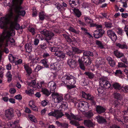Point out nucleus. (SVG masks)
<instances>
[{
  "label": "nucleus",
  "mask_w": 128,
  "mask_h": 128,
  "mask_svg": "<svg viewBox=\"0 0 128 128\" xmlns=\"http://www.w3.org/2000/svg\"><path fill=\"white\" fill-rule=\"evenodd\" d=\"M22 0H12V7L11 8L10 12L6 17H1L0 19V27L4 29V30L10 32L14 29L16 30L20 29V34L22 33L23 28L20 27L17 22L18 18L20 16H24L26 14L25 11L22 10V8L20 6Z\"/></svg>",
  "instance_id": "f257e3e1"
},
{
  "label": "nucleus",
  "mask_w": 128,
  "mask_h": 128,
  "mask_svg": "<svg viewBox=\"0 0 128 128\" xmlns=\"http://www.w3.org/2000/svg\"><path fill=\"white\" fill-rule=\"evenodd\" d=\"M3 33L0 36V46L2 47L4 43V40L6 39V42L10 41L12 43H14L15 40L13 38H11L10 36L12 35L13 33L12 31L9 32L6 30H4Z\"/></svg>",
  "instance_id": "f03ea898"
},
{
  "label": "nucleus",
  "mask_w": 128,
  "mask_h": 128,
  "mask_svg": "<svg viewBox=\"0 0 128 128\" xmlns=\"http://www.w3.org/2000/svg\"><path fill=\"white\" fill-rule=\"evenodd\" d=\"M62 80V82L65 84L68 83L70 84H74L76 82L75 78L71 75L63 77Z\"/></svg>",
  "instance_id": "7ed1b4c3"
},
{
  "label": "nucleus",
  "mask_w": 128,
  "mask_h": 128,
  "mask_svg": "<svg viewBox=\"0 0 128 128\" xmlns=\"http://www.w3.org/2000/svg\"><path fill=\"white\" fill-rule=\"evenodd\" d=\"M40 33L45 36L44 40L48 43H49V40H50L52 37L54 35V34L52 32L46 29H44L41 31Z\"/></svg>",
  "instance_id": "20e7f679"
},
{
  "label": "nucleus",
  "mask_w": 128,
  "mask_h": 128,
  "mask_svg": "<svg viewBox=\"0 0 128 128\" xmlns=\"http://www.w3.org/2000/svg\"><path fill=\"white\" fill-rule=\"evenodd\" d=\"M48 115L49 116H52L55 117L57 118H60L64 115L61 110H54V111H52L48 113Z\"/></svg>",
  "instance_id": "39448f33"
},
{
  "label": "nucleus",
  "mask_w": 128,
  "mask_h": 128,
  "mask_svg": "<svg viewBox=\"0 0 128 128\" xmlns=\"http://www.w3.org/2000/svg\"><path fill=\"white\" fill-rule=\"evenodd\" d=\"M83 97L90 100V102L92 105H94L96 103L94 100V97L89 94H86L84 92H82Z\"/></svg>",
  "instance_id": "423d86ee"
},
{
  "label": "nucleus",
  "mask_w": 128,
  "mask_h": 128,
  "mask_svg": "<svg viewBox=\"0 0 128 128\" xmlns=\"http://www.w3.org/2000/svg\"><path fill=\"white\" fill-rule=\"evenodd\" d=\"M52 96L54 98V100L56 102H60L63 99L62 96L59 95L58 93H55V92L52 93Z\"/></svg>",
  "instance_id": "0eeeda50"
},
{
  "label": "nucleus",
  "mask_w": 128,
  "mask_h": 128,
  "mask_svg": "<svg viewBox=\"0 0 128 128\" xmlns=\"http://www.w3.org/2000/svg\"><path fill=\"white\" fill-rule=\"evenodd\" d=\"M104 33V31L103 30L97 29L94 32V35L95 38H98L101 37Z\"/></svg>",
  "instance_id": "6e6552de"
},
{
  "label": "nucleus",
  "mask_w": 128,
  "mask_h": 128,
  "mask_svg": "<svg viewBox=\"0 0 128 128\" xmlns=\"http://www.w3.org/2000/svg\"><path fill=\"white\" fill-rule=\"evenodd\" d=\"M13 112V111L12 109L7 110L5 111V116L8 119L10 120L14 116Z\"/></svg>",
  "instance_id": "1a4fd4ad"
},
{
  "label": "nucleus",
  "mask_w": 128,
  "mask_h": 128,
  "mask_svg": "<svg viewBox=\"0 0 128 128\" xmlns=\"http://www.w3.org/2000/svg\"><path fill=\"white\" fill-rule=\"evenodd\" d=\"M67 63L69 66L73 69L75 68L77 66V64L76 61L72 59H68Z\"/></svg>",
  "instance_id": "9d476101"
},
{
  "label": "nucleus",
  "mask_w": 128,
  "mask_h": 128,
  "mask_svg": "<svg viewBox=\"0 0 128 128\" xmlns=\"http://www.w3.org/2000/svg\"><path fill=\"white\" fill-rule=\"evenodd\" d=\"M108 35L112 41H115L117 39V36L112 30H109L107 31Z\"/></svg>",
  "instance_id": "9b49d317"
},
{
  "label": "nucleus",
  "mask_w": 128,
  "mask_h": 128,
  "mask_svg": "<svg viewBox=\"0 0 128 128\" xmlns=\"http://www.w3.org/2000/svg\"><path fill=\"white\" fill-rule=\"evenodd\" d=\"M56 83L53 81L49 82L48 84V87L50 88V90H52V93L55 92L54 90L56 88Z\"/></svg>",
  "instance_id": "f8f14e48"
},
{
  "label": "nucleus",
  "mask_w": 128,
  "mask_h": 128,
  "mask_svg": "<svg viewBox=\"0 0 128 128\" xmlns=\"http://www.w3.org/2000/svg\"><path fill=\"white\" fill-rule=\"evenodd\" d=\"M81 59L86 66L89 65L91 63V60L89 57L86 58L84 56H82Z\"/></svg>",
  "instance_id": "ddd939ff"
},
{
  "label": "nucleus",
  "mask_w": 128,
  "mask_h": 128,
  "mask_svg": "<svg viewBox=\"0 0 128 128\" xmlns=\"http://www.w3.org/2000/svg\"><path fill=\"white\" fill-rule=\"evenodd\" d=\"M96 110L97 112L99 114L104 112L106 109L105 108L100 106H97L96 107Z\"/></svg>",
  "instance_id": "4468645a"
},
{
  "label": "nucleus",
  "mask_w": 128,
  "mask_h": 128,
  "mask_svg": "<svg viewBox=\"0 0 128 128\" xmlns=\"http://www.w3.org/2000/svg\"><path fill=\"white\" fill-rule=\"evenodd\" d=\"M98 122L100 124H105L107 122L106 120L102 116H98L96 117Z\"/></svg>",
  "instance_id": "2eb2a0df"
},
{
  "label": "nucleus",
  "mask_w": 128,
  "mask_h": 128,
  "mask_svg": "<svg viewBox=\"0 0 128 128\" xmlns=\"http://www.w3.org/2000/svg\"><path fill=\"white\" fill-rule=\"evenodd\" d=\"M84 124L85 126L89 127H93L94 126L93 123L89 120H84Z\"/></svg>",
  "instance_id": "dca6fc26"
},
{
  "label": "nucleus",
  "mask_w": 128,
  "mask_h": 128,
  "mask_svg": "<svg viewBox=\"0 0 128 128\" xmlns=\"http://www.w3.org/2000/svg\"><path fill=\"white\" fill-rule=\"evenodd\" d=\"M65 115L67 117V118L70 120H71V118L74 119L75 120H78L79 119V118L76 116L74 115L71 113L70 114V115L68 113H66L65 114Z\"/></svg>",
  "instance_id": "f3484780"
},
{
  "label": "nucleus",
  "mask_w": 128,
  "mask_h": 128,
  "mask_svg": "<svg viewBox=\"0 0 128 128\" xmlns=\"http://www.w3.org/2000/svg\"><path fill=\"white\" fill-rule=\"evenodd\" d=\"M79 0H70L69 3L70 6L72 8L79 3Z\"/></svg>",
  "instance_id": "a211bd4d"
},
{
  "label": "nucleus",
  "mask_w": 128,
  "mask_h": 128,
  "mask_svg": "<svg viewBox=\"0 0 128 128\" xmlns=\"http://www.w3.org/2000/svg\"><path fill=\"white\" fill-rule=\"evenodd\" d=\"M86 76L89 78L92 79L94 78L95 77V76L94 74L92 73L88 72H85L84 74Z\"/></svg>",
  "instance_id": "6ab92c4d"
},
{
  "label": "nucleus",
  "mask_w": 128,
  "mask_h": 128,
  "mask_svg": "<svg viewBox=\"0 0 128 128\" xmlns=\"http://www.w3.org/2000/svg\"><path fill=\"white\" fill-rule=\"evenodd\" d=\"M113 54L117 57L119 58L122 57L124 56V55L122 53H121L117 50L114 51Z\"/></svg>",
  "instance_id": "aec40b11"
},
{
  "label": "nucleus",
  "mask_w": 128,
  "mask_h": 128,
  "mask_svg": "<svg viewBox=\"0 0 128 128\" xmlns=\"http://www.w3.org/2000/svg\"><path fill=\"white\" fill-rule=\"evenodd\" d=\"M78 61L79 63L80 68L83 70H85V68L84 64V62L82 61V60L80 58L78 59Z\"/></svg>",
  "instance_id": "412c9836"
},
{
  "label": "nucleus",
  "mask_w": 128,
  "mask_h": 128,
  "mask_svg": "<svg viewBox=\"0 0 128 128\" xmlns=\"http://www.w3.org/2000/svg\"><path fill=\"white\" fill-rule=\"evenodd\" d=\"M42 92L44 94L47 96H48L50 94L52 93V90H50V91H49L46 88L42 89Z\"/></svg>",
  "instance_id": "4be33fe9"
},
{
  "label": "nucleus",
  "mask_w": 128,
  "mask_h": 128,
  "mask_svg": "<svg viewBox=\"0 0 128 128\" xmlns=\"http://www.w3.org/2000/svg\"><path fill=\"white\" fill-rule=\"evenodd\" d=\"M91 56H93L94 54L92 52L90 51H85L83 52V56H84L85 57Z\"/></svg>",
  "instance_id": "5701e85b"
},
{
  "label": "nucleus",
  "mask_w": 128,
  "mask_h": 128,
  "mask_svg": "<svg viewBox=\"0 0 128 128\" xmlns=\"http://www.w3.org/2000/svg\"><path fill=\"white\" fill-rule=\"evenodd\" d=\"M112 86L116 90H120L122 89V87L118 83H114L112 84Z\"/></svg>",
  "instance_id": "b1692460"
},
{
  "label": "nucleus",
  "mask_w": 128,
  "mask_h": 128,
  "mask_svg": "<svg viewBox=\"0 0 128 128\" xmlns=\"http://www.w3.org/2000/svg\"><path fill=\"white\" fill-rule=\"evenodd\" d=\"M24 68L26 71L28 76H29L32 73V70L27 65H24Z\"/></svg>",
  "instance_id": "393cba45"
},
{
  "label": "nucleus",
  "mask_w": 128,
  "mask_h": 128,
  "mask_svg": "<svg viewBox=\"0 0 128 128\" xmlns=\"http://www.w3.org/2000/svg\"><path fill=\"white\" fill-rule=\"evenodd\" d=\"M29 105L31 108L33 110L36 111H38V108L37 107L33 104V101H30Z\"/></svg>",
  "instance_id": "a878e982"
},
{
  "label": "nucleus",
  "mask_w": 128,
  "mask_h": 128,
  "mask_svg": "<svg viewBox=\"0 0 128 128\" xmlns=\"http://www.w3.org/2000/svg\"><path fill=\"white\" fill-rule=\"evenodd\" d=\"M114 97L117 100H121L122 98V96L119 93L117 92H115L114 94Z\"/></svg>",
  "instance_id": "bb28decb"
},
{
  "label": "nucleus",
  "mask_w": 128,
  "mask_h": 128,
  "mask_svg": "<svg viewBox=\"0 0 128 128\" xmlns=\"http://www.w3.org/2000/svg\"><path fill=\"white\" fill-rule=\"evenodd\" d=\"M116 45L118 47L122 49H127L128 48L126 45L123 44H121L119 43H116Z\"/></svg>",
  "instance_id": "cd10ccee"
},
{
  "label": "nucleus",
  "mask_w": 128,
  "mask_h": 128,
  "mask_svg": "<svg viewBox=\"0 0 128 128\" xmlns=\"http://www.w3.org/2000/svg\"><path fill=\"white\" fill-rule=\"evenodd\" d=\"M108 82L104 78H100V84L103 87Z\"/></svg>",
  "instance_id": "c85d7f7f"
},
{
  "label": "nucleus",
  "mask_w": 128,
  "mask_h": 128,
  "mask_svg": "<svg viewBox=\"0 0 128 128\" xmlns=\"http://www.w3.org/2000/svg\"><path fill=\"white\" fill-rule=\"evenodd\" d=\"M25 48L26 52H29L31 51L32 48L30 44H26L25 45Z\"/></svg>",
  "instance_id": "c756f323"
},
{
  "label": "nucleus",
  "mask_w": 128,
  "mask_h": 128,
  "mask_svg": "<svg viewBox=\"0 0 128 128\" xmlns=\"http://www.w3.org/2000/svg\"><path fill=\"white\" fill-rule=\"evenodd\" d=\"M85 115L87 118H90L93 116V114L92 112H88L85 113Z\"/></svg>",
  "instance_id": "7c9ffc66"
},
{
  "label": "nucleus",
  "mask_w": 128,
  "mask_h": 128,
  "mask_svg": "<svg viewBox=\"0 0 128 128\" xmlns=\"http://www.w3.org/2000/svg\"><path fill=\"white\" fill-rule=\"evenodd\" d=\"M28 118L31 121L35 123L37 122V120L35 117L34 116L30 114L28 116Z\"/></svg>",
  "instance_id": "2f4dec72"
},
{
  "label": "nucleus",
  "mask_w": 128,
  "mask_h": 128,
  "mask_svg": "<svg viewBox=\"0 0 128 128\" xmlns=\"http://www.w3.org/2000/svg\"><path fill=\"white\" fill-rule=\"evenodd\" d=\"M74 12L75 13V15L78 17H79L81 16V12L78 9L74 8Z\"/></svg>",
  "instance_id": "473e14b6"
},
{
  "label": "nucleus",
  "mask_w": 128,
  "mask_h": 128,
  "mask_svg": "<svg viewBox=\"0 0 128 128\" xmlns=\"http://www.w3.org/2000/svg\"><path fill=\"white\" fill-rule=\"evenodd\" d=\"M72 49L74 52L77 54L81 53L82 52V50H79L78 48L75 47H72Z\"/></svg>",
  "instance_id": "72a5a7b5"
},
{
  "label": "nucleus",
  "mask_w": 128,
  "mask_h": 128,
  "mask_svg": "<svg viewBox=\"0 0 128 128\" xmlns=\"http://www.w3.org/2000/svg\"><path fill=\"white\" fill-rule=\"evenodd\" d=\"M114 106L117 108H120L122 105L120 102L118 101V100H116L114 101Z\"/></svg>",
  "instance_id": "f704fd0d"
},
{
  "label": "nucleus",
  "mask_w": 128,
  "mask_h": 128,
  "mask_svg": "<svg viewBox=\"0 0 128 128\" xmlns=\"http://www.w3.org/2000/svg\"><path fill=\"white\" fill-rule=\"evenodd\" d=\"M7 77L8 78V81L10 82L12 80V76L11 74V72L8 71L6 74Z\"/></svg>",
  "instance_id": "c9c22d12"
},
{
  "label": "nucleus",
  "mask_w": 128,
  "mask_h": 128,
  "mask_svg": "<svg viewBox=\"0 0 128 128\" xmlns=\"http://www.w3.org/2000/svg\"><path fill=\"white\" fill-rule=\"evenodd\" d=\"M64 97L66 100H70L72 101L73 100V98L70 96V94H66L65 95Z\"/></svg>",
  "instance_id": "e433bc0d"
},
{
  "label": "nucleus",
  "mask_w": 128,
  "mask_h": 128,
  "mask_svg": "<svg viewBox=\"0 0 128 128\" xmlns=\"http://www.w3.org/2000/svg\"><path fill=\"white\" fill-rule=\"evenodd\" d=\"M84 19L86 23L88 24H90L91 26H94L92 25V23L93 22L92 20H91L88 18L87 17L85 18Z\"/></svg>",
  "instance_id": "4c0bfd02"
},
{
  "label": "nucleus",
  "mask_w": 128,
  "mask_h": 128,
  "mask_svg": "<svg viewBox=\"0 0 128 128\" xmlns=\"http://www.w3.org/2000/svg\"><path fill=\"white\" fill-rule=\"evenodd\" d=\"M44 12H39L38 14L40 19L41 20H44L45 18V16L44 15Z\"/></svg>",
  "instance_id": "58836bf2"
},
{
  "label": "nucleus",
  "mask_w": 128,
  "mask_h": 128,
  "mask_svg": "<svg viewBox=\"0 0 128 128\" xmlns=\"http://www.w3.org/2000/svg\"><path fill=\"white\" fill-rule=\"evenodd\" d=\"M70 123L76 126H78L80 125L78 122L75 120H71L70 121Z\"/></svg>",
  "instance_id": "ea45409f"
},
{
  "label": "nucleus",
  "mask_w": 128,
  "mask_h": 128,
  "mask_svg": "<svg viewBox=\"0 0 128 128\" xmlns=\"http://www.w3.org/2000/svg\"><path fill=\"white\" fill-rule=\"evenodd\" d=\"M96 64L98 65H100L102 63V59L100 58H98L96 62Z\"/></svg>",
  "instance_id": "a19ab883"
},
{
  "label": "nucleus",
  "mask_w": 128,
  "mask_h": 128,
  "mask_svg": "<svg viewBox=\"0 0 128 128\" xmlns=\"http://www.w3.org/2000/svg\"><path fill=\"white\" fill-rule=\"evenodd\" d=\"M42 62L45 67L47 68L48 67V65L47 64V61L46 59L43 60L42 61Z\"/></svg>",
  "instance_id": "79ce46f5"
},
{
  "label": "nucleus",
  "mask_w": 128,
  "mask_h": 128,
  "mask_svg": "<svg viewBox=\"0 0 128 128\" xmlns=\"http://www.w3.org/2000/svg\"><path fill=\"white\" fill-rule=\"evenodd\" d=\"M118 67H120L126 68L128 67L127 66L122 62H119L118 63Z\"/></svg>",
  "instance_id": "37998d69"
},
{
  "label": "nucleus",
  "mask_w": 128,
  "mask_h": 128,
  "mask_svg": "<svg viewBox=\"0 0 128 128\" xmlns=\"http://www.w3.org/2000/svg\"><path fill=\"white\" fill-rule=\"evenodd\" d=\"M96 44L101 48H104L103 46L101 41L98 40H96Z\"/></svg>",
  "instance_id": "c03bdc74"
},
{
  "label": "nucleus",
  "mask_w": 128,
  "mask_h": 128,
  "mask_svg": "<svg viewBox=\"0 0 128 128\" xmlns=\"http://www.w3.org/2000/svg\"><path fill=\"white\" fill-rule=\"evenodd\" d=\"M121 91H123L125 93L128 92V86H127L124 87H122Z\"/></svg>",
  "instance_id": "a18cd8bd"
},
{
  "label": "nucleus",
  "mask_w": 128,
  "mask_h": 128,
  "mask_svg": "<svg viewBox=\"0 0 128 128\" xmlns=\"http://www.w3.org/2000/svg\"><path fill=\"white\" fill-rule=\"evenodd\" d=\"M105 26L106 28H111L112 26V24L110 22H105Z\"/></svg>",
  "instance_id": "49530a36"
},
{
  "label": "nucleus",
  "mask_w": 128,
  "mask_h": 128,
  "mask_svg": "<svg viewBox=\"0 0 128 128\" xmlns=\"http://www.w3.org/2000/svg\"><path fill=\"white\" fill-rule=\"evenodd\" d=\"M88 82H87V80L85 78H84L82 79L81 83V84L82 86H86L88 85Z\"/></svg>",
  "instance_id": "de8ad7c7"
},
{
  "label": "nucleus",
  "mask_w": 128,
  "mask_h": 128,
  "mask_svg": "<svg viewBox=\"0 0 128 128\" xmlns=\"http://www.w3.org/2000/svg\"><path fill=\"white\" fill-rule=\"evenodd\" d=\"M68 30L72 32H74L76 34H78L79 32L78 31H76L71 26L69 27Z\"/></svg>",
  "instance_id": "09e8293b"
},
{
  "label": "nucleus",
  "mask_w": 128,
  "mask_h": 128,
  "mask_svg": "<svg viewBox=\"0 0 128 128\" xmlns=\"http://www.w3.org/2000/svg\"><path fill=\"white\" fill-rule=\"evenodd\" d=\"M48 102L47 100H45L42 101L41 104L42 106H44L47 105Z\"/></svg>",
  "instance_id": "8fccbe9b"
},
{
  "label": "nucleus",
  "mask_w": 128,
  "mask_h": 128,
  "mask_svg": "<svg viewBox=\"0 0 128 128\" xmlns=\"http://www.w3.org/2000/svg\"><path fill=\"white\" fill-rule=\"evenodd\" d=\"M39 47L42 49L44 50L47 48L46 44H40L39 46Z\"/></svg>",
  "instance_id": "3c124183"
},
{
  "label": "nucleus",
  "mask_w": 128,
  "mask_h": 128,
  "mask_svg": "<svg viewBox=\"0 0 128 128\" xmlns=\"http://www.w3.org/2000/svg\"><path fill=\"white\" fill-rule=\"evenodd\" d=\"M110 86V84L109 82L108 81V82H107L104 85L103 87L107 89L109 88Z\"/></svg>",
  "instance_id": "603ef678"
},
{
  "label": "nucleus",
  "mask_w": 128,
  "mask_h": 128,
  "mask_svg": "<svg viewBox=\"0 0 128 128\" xmlns=\"http://www.w3.org/2000/svg\"><path fill=\"white\" fill-rule=\"evenodd\" d=\"M58 49V48L54 47H50V50L53 52H55Z\"/></svg>",
  "instance_id": "864d4df0"
},
{
  "label": "nucleus",
  "mask_w": 128,
  "mask_h": 128,
  "mask_svg": "<svg viewBox=\"0 0 128 128\" xmlns=\"http://www.w3.org/2000/svg\"><path fill=\"white\" fill-rule=\"evenodd\" d=\"M109 63L111 66L113 67L115 66L116 65L115 62L113 60L110 61Z\"/></svg>",
  "instance_id": "5fc2aeb1"
},
{
  "label": "nucleus",
  "mask_w": 128,
  "mask_h": 128,
  "mask_svg": "<svg viewBox=\"0 0 128 128\" xmlns=\"http://www.w3.org/2000/svg\"><path fill=\"white\" fill-rule=\"evenodd\" d=\"M104 88L102 86H100L98 89V91L99 93L102 94L104 90L103 89Z\"/></svg>",
  "instance_id": "6e6d98bb"
},
{
  "label": "nucleus",
  "mask_w": 128,
  "mask_h": 128,
  "mask_svg": "<svg viewBox=\"0 0 128 128\" xmlns=\"http://www.w3.org/2000/svg\"><path fill=\"white\" fill-rule=\"evenodd\" d=\"M62 51H58L57 50L54 53V54L56 56L59 57L60 56V55H61Z\"/></svg>",
  "instance_id": "4d7b16f0"
},
{
  "label": "nucleus",
  "mask_w": 128,
  "mask_h": 128,
  "mask_svg": "<svg viewBox=\"0 0 128 128\" xmlns=\"http://www.w3.org/2000/svg\"><path fill=\"white\" fill-rule=\"evenodd\" d=\"M42 68L40 66L38 65L35 69V71L38 72Z\"/></svg>",
  "instance_id": "13d9d810"
},
{
  "label": "nucleus",
  "mask_w": 128,
  "mask_h": 128,
  "mask_svg": "<svg viewBox=\"0 0 128 128\" xmlns=\"http://www.w3.org/2000/svg\"><path fill=\"white\" fill-rule=\"evenodd\" d=\"M121 61L126 64H128V62L127 60L124 56L122 57V58L121 59Z\"/></svg>",
  "instance_id": "bf43d9fd"
},
{
  "label": "nucleus",
  "mask_w": 128,
  "mask_h": 128,
  "mask_svg": "<svg viewBox=\"0 0 128 128\" xmlns=\"http://www.w3.org/2000/svg\"><path fill=\"white\" fill-rule=\"evenodd\" d=\"M36 84V80H34L32 81V82L28 84V86H30L33 87V86H34Z\"/></svg>",
  "instance_id": "052dcab7"
},
{
  "label": "nucleus",
  "mask_w": 128,
  "mask_h": 128,
  "mask_svg": "<svg viewBox=\"0 0 128 128\" xmlns=\"http://www.w3.org/2000/svg\"><path fill=\"white\" fill-rule=\"evenodd\" d=\"M76 87V86L74 84H71V85H67V88L68 89L70 90L72 88H74Z\"/></svg>",
  "instance_id": "680f3d73"
},
{
  "label": "nucleus",
  "mask_w": 128,
  "mask_h": 128,
  "mask_svg": "<svg viewBox=\"0 0 128 128\" xmlns=\"http://www.w3.org/2000/svg\"><path fill=\"white\" fill-rule=\"evenodd\" d=\"M56 8L58 10L60 9L62 7L61 5L59 3H56V4H55Z\"/></svg>",
  "instance_id": "e2e57ef3"
},
{
  "label": "nucleus",
  "mask_w": 128,
  "mask_h": 128,
  "mask_svg": "<svg viewBox=\"0 0 128 128\" xmlns=\"http://www.w3.org/2000/svg\"><path fill=\"white\" fill-rule=\"evenodd\" d=\"M15 99L18 100H21L22 99V97L20 94H18L16 95L14 97Z\"/></svg>",
  "instance_id": "0e129e2a"
},
{
  "label": "nucleus",
  "mask_w": 128,
  "mask_h": 128,
  "mask_svg": "<svg viewBox=\"0 0 128 128\" xmlns=\"http://www.w3.org/2000/svg\"><path fill=\"white\" fill-rule=\"evenodd\" d=\"M9 91L11 94H14L16 92V90L14 88H12L10 89Z\"/></svg>",
  "instance_id": "69168bd1"
},
{
  "label": "nucleus",
  "mask_w": 128,
  "mask_h": 128,
  "mask_svg": "<svg viewBox=\"0 0 128 128\" xmlns=\"http://www.w3.org/2000/svg\"><path fill=\"white\" fill-rule=\"evenodd\" d=\"M114 74L116 75H118L120 74H122V72L120 70H117L116 71Z\"/></svg>",
  "instance_id": "338daca9"
},
{
  "label": "nucleus",
  "mask_w": 128,
  "mask_h": 128,
  "mask_svg": "<svg viewBox=\"0 0 128 128\" xmlns=\"http://www.w3.org/2000/svg\"><path fill=\"white\" fill-rule=\"evenodd\" d=\"M68 124L66 123H63L61 125V126L64 128H68Z\"/></svg>",
  "instance_id": "774afa93"
}]
</instances>
